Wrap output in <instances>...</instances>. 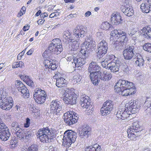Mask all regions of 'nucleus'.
I'll return each instance as SVG.
<instances>
[{
	"mask_svg": "<svg viewBox=\"0 0 151 151\" xmlns=\"http://www.w3.org/2000/svg\"><path fill=\"white\" fill-rule=\"evenodd\" d=\"M100 75L98 76V78L96 79L93 82V83L96 85L99 82L100 80H102L104 81H107L110 80L112 78V75L110 72L104 71L102 73L101 72Z\"/></svg>",
	"mask_w": 151,
	"mask_h": 151,
	"instance_id": "obj_19",
	"label": "nucleus"
},
{
	"mask_svg": "<svg viewBox=\"0 0 151 151\" xmlns=\"http://www.w3.org/2000/svg\"><path fill=\"white\" fill-rule=\"evenodd\" d=\"M52 62H53V60L52 59H46L45 60L44 63L45 64V67L49 68L51 64H52Z\"/></svg>",
	"mask_w": 151,
	"mask_h": 151,
	"instance_id": "obj_46",
	"label": "nucleus"
},
{
	"mask_svg": "<svg viewBox=\"0 0 151 151\" xmlns=\"http://www.w3.org/2000/svg\"><path fill=\"white\" fill-rule=\"evenodd\" d=\"M72 114H70V112H67L64 114L63 116L65 122L67 125H71L77 122L78 117L75 116L74 118Z\"/></svg>",
	"mask_w": 151,
	"mask_h": 151,
	"instance_id": "obj_15",
	"label": "nucleus"
},
{
	"mask_svg": "<svg viewBox=\"0 0 151 151\" xmlns=\"http://www.w3.org/2000/svg\"><path fill=\"white\" fill-rule=\"evenodd\" d=\"M61 74L60 73L55 75L56 77H57L56 78V86L58 88L63 87L66 86L67 84L66 80L60 76Z\"/></svg>",
	"mask_w": 151,
	"mask_h": 151,
	"instance_id": "obj_26",
	"label": "nucleus"
},
{
	"mask_svg": "<svg viewBox=\"0 0 151 151\" xmlns=\"http://www.w3.org/2000/svg\"><path fill=\"white\" fill-rule=\"evenodd\" d=\"M27 151H38V146L32 145L28 147Z\"/></svg>",
	"mask_w": 151,
	"mask_h": 151,
	"instance_id": "obj_47",
	"label": "nucleus"
},
{
	"mask_svg": "<svg viewBox=\"0 0 151 151\" xmlns=\"http://www.w3.org/2000/svg\"><path fill=\"white\" fill-rule=\"evenodd\" d=\"M63 106V104L60 101L57 100H52L50 104V117L56 119L60 114Z\"/></svg>",
	"mask_w": 151,
	"mask_h": 151,
	"instance_id": "obj_4",
	"label": "nucleus"
},
{
	"mask_svg": "<svg viewBox=\"0 0 151 151\" xmlns=\"http://www.w3.org/2000/svg\"><path fill=\"white\" fill-rule=\"evenodd\" d=\"M97 65L96 62H92L91 63L89 64V66L88 67V70L89 73H91L92 72H93V70L95 66Z\"/></svg>",
	"mask_w": 151,
	"mask_h": 151,
	"instance_id": "obj_41",
	"label": "nucleus"
},
{
	"mask_svg": "<svg viewBox=\"0 0 151 151\" xmlns=\"http://www.w3.org/2000/svg\"><path fill=\"white\" fill-rule=\"evenodd\" d=\"M122 119L124 120L129 117V115L132 114H134L133 111H129V110L125 111L124 112H122Z\"/></svg>",
	"mask_w": 151,
	"mask_h": 151,
	"instance_id": "obj_36",
	"label": "nucleus"
},
{
	"mask_svg": "<svg viewBox=\"0 0 151 151\" xmlns=\"http://www.w3.org/2000/svg\"><path fill=\"white\" fill-rule=\"evenodd\" d=\"M140 129L139 125L137 123L134 122L133 125L130 126L127 131L128 138L132 140H135L136 137L139 136L138 133Z\"/></svg>",
	"mask_w": 151,
	"mask_h": 151,
	"instance_id": "obj_6",
	"label": "nucleus"
},
{
	"mask_svg": "<svg viewBox=\"0 0 151 151\" xmlns=\"http://www.w3.org/2000/svg\"><path fill=\"white\" fill-rule=\"evenodd\" d=\"M49 151H56V148L52 146H50L49 147Z\"/></svg>",
	"mask_w": 151,
	"mask_h": 151,
	"instance_id": "obj_64",
	"label": "nucleus"
},
{
	"mask_svg": "<svg viewBox=\"0 0 151 151\" xmlns=\"http://www.w3.org/2000/svg\"><path fill=\"white\" fill-rule=\"evenodd\" d=\"M139 33L140 34L144 35L145 38L151 40V28L150 26H146L144 27Z\"/></svg>",
	"mask_w": 151,
	"mask_h": 151,
	"instance_id": "obj_25",
	"label": "nucleus"
},
{
	"mask_svg": "<svg viewBox=\"0 0 151 151\" xmlns=\"http://www.w3.org/2000/svg\"><path fill=\"white\" fill-rule=\"evenodd\" d=\"M88 96H86L85 95L81 96L80 97V104L81 106L83 108H84L85 107H86L85 105V104H86V105L88 106L87 107V111H92L93 108V106L92 105L93 104L88 101Z\"/></svg>",
	"mask_w": 151,
	"mask_h": 151,
	"instance_id": "obj_20",
	"label": "nucleus"
},
{
	"mask_svg": "<svg viewBox=\"0 0 151 151\" xmlns=\"http://www.w3.org/2000/svg\"><path fill=\"white\" fill-rule=\"evenodd\" d=\"M17 137L19 139H28L31 138L32 133L31 131H24L21 128L15 131V132Z\"/></svg>",
	"mask_w": 151,
	"mask_h": 151,
	"instance_id": "obj_13",
	"label": "nucleus"
},
{
	"mask_svg": "<svg viewBox=\"0 0 151 151\" xmlns=\"http://www.w3.org/2000/svg\"><path fill=\"white\" fill-rule=\"evenodd\" d=\"M92 140H90L88 146H86L85 151H101V146L94 143L92 142Z\"/></svg>",
	"mask_w": 151,
	"mask_h": 151,
	"instance_id": "obj_22",
	"label": "nucleus"
},
{
	"mask_svg": "<svg viewBox=\"0 0 151 151\" xmlns=\"http://www.w3.org/2000/svg\"><path fill=\"white\" fill-rule=\"evenodd\" d=\"M111 26V25L107 22H103L101 26L102 29L106 30L109 29Z\"/></svg>",
	"mask_w": 151,
	"mask_h": 151,
	"instance_id": "obj_45",
	"label": "nucleus"
},
{
	"mask_svg": "<svg viewBox=\"0 0 151 151\" xmlns=\"http://www.w3.org/2000/svg\"><path fill=\"white\" fill-rule=\"evenodd\" d=\"M56 68V65L55 63V61H53V62H52V64H51L49 69H50L52 70H54Z\"/></svg>",
	"mask_w": 151,
	"mask_h": 151,
	"instance_id": "obj_55",
	"label": "nucleus"
},
{
	"mask_svg": "<svg viewBox=\"0 0 151 151\" xmlns=\"http://www.w3.org/2000/svg\"><path fill=\"white\" fill-rule=\"evenodd\" d=\"M20 92L23 94L24 98H28L29 97V91L25 86H24V88H22V90Z\"/></svg>",
	"mask_w": 151,
	"mask_h": 151,
	"instance_id": "obj_38",
	"label": "nucleus"
},
{
	"mask_svg": "<svg viewBox=\"0 0 151 151\" xmlns=\"http://www.w3.org/2000/svg\"><path fill=\"white\" fill-rule=\"evenodd\" d=\"M119 81L116 83L114 86V90L115 92L118 93L119 95L123 96H126L130 94L129 87H125L126 86L119 85L117 86Z\"/></svg>",
	"mask_w": 151,
	"mask_h": 151,
	"instance_id": "obj_16",
	"label": "nucleus"
},
{
	"mask_svg": "<svg viewBox=\"0 0 151 151\" xmlns=\"http://www.w3.org/2000/svg\"><path fill=\"white\" fill-rule=\"evenodd\" d=\"M29 77V76L22 75L20 76V78L22 79L25 82H26V79H27Z\"/></svg>",
	"mask_w": 151,
	"mask_h": 151,
	"instance_id": "obj_62",
	"label": "nucleus"
},
{
	"mask_svg": "<svg viewBox=\"0 0 151 151\" xmlns=\"http://www.w3.org/2000/svg\"><path fill=\"white\" fill-rule=\"evenodd\" d=\"M37 137L43 142H50L56 137V135L53 132H50L48 128L40 129L36 133Z\"/></svg>",
	"mask_w": 151,
	"mask_h": 151,
	"instance_id": "obj_1",
	"label": "nucleus"
},
{
	"mask_svg": "<svg viewBox=\"0 0 151 151\" xmlns=\"http://www.w3.org/2000/svg\"><path fill=\"white\" fill-rule=\"evenodd\" d=\"M11 127L12 130L14 133L15 131L20 128L18 123L16 122H13L11 124Z\"/></svg>",
	"mask_w": 151,
	"mask_h": 151,
	"instance_id": "obj_40",
	"label": "nucleus"
},
{
	"mask_svg": "<svg viewBox=\"0 0 151 151\" xmlns=\"http://www.w3.org/2000/svg\"><path fill=\"white\" fill-rule=\"evenodd\" d=\"M143 47L145 51L151 53V43H145L143 45Z\"/></svg>",
	"mask_w": 151,
	"mask_h": 151,
	"instance_id": "obj_43",
	"label": "nucleus"
},
{
	"mask_svg": "<svg viewBox=\"0 0 151 151\" xmlns=\"http://www.w3.org/2000/svg\"><path fill=\"white\" fill-rule=\"evenodd\" d=\"M78 40V39H76L75 40L74 39H73L70 42V46L69 48L70 50L74 51L78 48L79 44L77 41Z\"/></svg>",
	"mask_w": 151,
	"mask_h": 151,
	"instance_id": "obj_35",
	"label": "nucleus"
},
{
	"mask_svg": "<svg viewBox=\"0 0 151 151\" xmlns=\"http://www.w3.org/2000/svg\"><path fill=\"white\" fill-rule=\"evenodd\" d=\"M121 85L129 87L130 94H134L135 93L136 89L132 83L124 80H120L117 85Z\"/></svg>",
	"mask_w": 151,
	"mask_h": 151,
	"instance_id": "obj_18",
	"label": "nucleus"
},
{
	"mask_svg": "<svg viewBox=\"0 0 151 151\" xmlns=\"http://www.w3.org/2000/svg\"><path fill=\"white\" fill-rule=\"evenodd\" d=\"M107 42L104 40H102L97 45V56L100 58L105 54L107 50L108 47Z\"/></svg>",
	"mask_w": 151,
	"mask_h": 151,
	"instance_id": "obj_10",
	"label": "nucleus"
},
{
	"mask_svg": "<svg viewBox=\"0 0 151 151\" xmlns=\"http://www.w3.org/2000/svg\"><path fill=\"white\" fill-rule=\"evenodd\" d=\"M145 106H146L147 108H150L151 106V102L150 101V98L147 97L146 99V100L145 103Z\"/></svg>",
	"mask_w": 151,
	"mask_h": 151,
	"instance_id": "obj_49",
	"label": "nucleus"
},
{
	"mask_svg": "<svg viewBox=\"0 0 151 151\" xmlns=\"http://www.w3.org/2000/svg\"><path fill=\"white\" fill-rule=\"evenodd\" d=\"M144 113L146 117H149L151 114V108H147L145 111Z\"/></svg>",
	"mask_w": 151,
	"mask_h": 151,
	"instance_id": "obj_50",
	"label": "nucleus"
},
{
	"mask_svg": "<svg viewBox=\"0 0 151 151\" xmlns=\"http://www.w3.org/2000/svg\"><path fill=\"white\" fill-rule=\"evenodd\" d=\"M131 4V1L130 0H125L123 6H130V5Z\"/></svg>",
	"mask_w": 151,
	"mask_h": 151,
	"instance_id": "obj_57",
	"label": "nucleus"
},
{
	"mask_svg": "<svg viewBox=\"0 0 151 151\" xmlns=\"http://www.w3.org/2000/svg\"><path fill=\"white\" fill-rule=\"evenodd\" d=\"M75 56L76 55H74L68 57L67 58V60L68 61H71L72 60L73 61V59H74Z\"/></svg>",
	"mask_w": 151,
	"mask_h": 151,
	"instance_id": "obj_58",
	"label": "nucleus"
},
{
	"mask_svg": "<svg viewBox=\"0 0 151 151\" xmlns=\"http://www.w3.org/2000/svg\"><path fill=\"white\" fill-rule=\"evenodd\" d=\"M24 63L22 61L14 62L12 65L13 68H16L18 67L22 68L24 65Z\"/></svg>",
	"mask_w": 151,
	"mask_h": 151,
	"instance_id": "obj_42",
	"label": "nucleus"
},
{
	"mask_svg": "<svg viewBox=\"0 0 151 151\" xmlns=\"http://www.w3.org/2000/svg\"><path fill=\"white\" fill-rule=\"evenodd\" d=\"M134 60L135 61L136 65L141 67L144 64V60L142 57L139 53H136L134 56Z\"/></svg>",
	"mask_w": 151,
	"mask_h": 151,
	"instance_id": "obj_32",
	"label": "nucleus"
},
{
	"mask_svg": "<svg viewBox=\"0 0 151 151\" xmlns=\"http://www.w3.org/2000/svg\"><path fill=\"white\" fill-rule=\"evenodd\" d=\"M73 62L76 67H78L83 66L85 63L86 61L84 58H81L80 55L76 56V55L73 59Z\"/></svg>",
	"mask_w": 151,
	"mask_h": 151,
	"instance_id": "obj_28",
	"label": "nucleus"
},
{
	"mask_svg": "<svg viewBox=\"0 0 151 151\" xmlns=\"http://www.w3.org/2000/svg\"><path fill=\"white\" fill-rule=\"evenodd\" d=\"M59 14L60 13L58 12L52 13L50 15L49 17L50 18L56 17L59 15Z\"/></svg>",
	"mask_w": 151,
	"mask_h": 151,
	"instance_id": "obj_54",
	"label": "nucleus"
},
{
	"mask_svg": "<svg viewBox=\"0 0 151 151\" xmlns=\"http://www.w3.org/2000/svg\"><path fill=\"white\" fill-rule=\"evenodd\" d=\"M136 32L134 31H132L131 32H128V35L131 37L135 36Z\"/></svg>",
	"mask_w": 151,
	"mask_h": 151,
	"instance_id": "obj_60",
	"label": "nucleus"
},
{
	"mask_svg": "<svg viewBox=\"0 0 151 151\" xmlns=\"http://www.w3.org/2000/svg\"><path fill=\"white\" fill-rule=\"evenodd\" d=\"M45 21V20L44 19H40L37 21V22L38 24L41 25L44 23Z\"/></svg>",
	"mask_w": 151,
	"mask_h": 151,
	"instance_id": "obj_61",
	"label": "nucleus"
},
{
	"mask_svg": "<svg viewBox=\"0 0 151 151\" xmlns=\"http://www.w3.org/2000/svg\"><path fill=\"white\" fill-rule=\"evenodd\" d=\"M63 100L65 104L73 105L76 103V95L70 90H65L64 94Z\"/></svg>",
	"mask_w": 151,
	"mask_h": 151,
	"instance_id": "obj_8",
	"label": "nucleus"
},
{
	"mask_svg": "<svg viewBox=\"0 0 151 151\" xmlns=\"http://www.w3.org/2000/svg\"><path fill=\"white\" fill-rule=\"evenodd\" d=\"M69 112H70V114H72V116L74 117L75 118V116H76L77 117H78V115L76 113H75V112L70 111H68Z\"/></svg>",
	"mask_w": 151,
	"mask_h": 151,
	"instance_id": "obj_63",
	"label": "nucleus"
},
{
	"mask_svg": "<svg viewBox=\"0 0 151 151\" xmlns=\"http://www.w3.org/2000/svg\"><path fill=\"white\" fill-rule=\"evenodd\" d=\"M147 0V2L142 3L140 7L142 12L146 13H148L151 11V0Z\"/></svg>",
	"mask_w": 151,
	"mask_h": 151,
	"instance_id": "obj_29",
	"label": "nucleus"
},
{
	"mask_svg": "<svg viewBox=\"0 0 151 151\" xmlns=\"http://www.w3.org/2000/svg\"><path fill=\"white\" fill-rule=\"evenodd\" d=\"M113 105L111 100L107 101L104 103L103 107L101 110V112L102 116L110 114L111 111L112 110Z\"/></svg>",
	"mask_w": 151,
	"mask_h": 151,
	"instance_id": "obj_14",
	"label": "nucleus"
},
{
	"mask_svg": "<svg viewBox=\"0 0 151 151\" xmlns=\"http://www.w3.org/2000/svg\"><path fill=\"white\" fill-rule=\"evenodd\" d=\"M111 59L109 55L107 56L106 58L101 62V65L107 69H110L112 72H118L120 66L119 61L114 60L110 61Z\"/></svg>",
	"mask_w": 151,
	"mask_h": 151,
	"instance_id": "obj_2",
	"label": "nucleus"
},
{
	"mask_svg": "<svg viewBox=\"0 0 151 151\" xmlns=\"http://www.w3.org/2000/svg\"><path fill=\"white\" fill-rule=\"evenodd\" d=\"M86 30L85 27L81 26H77L73 30V36L76 38L83 37L86 34Z\"/></svg>",
	"mask_w": 151,
	"mask_h": 151,
	"instance_id": "obj_17",
	"label": "nucleus"
},
{
	"mask_svg": "<svg viewBox=\"0 0 151 151\" xmlns=\"http://www.w3.org/2000/svg\"><path fill=\"white\" fill-rule=\"evenodd\" d=\"M110 35L111 36L114 37L115 38L119 39L120 41L119 45L116 47V49L122 50L124 48L128 40L125 32L120 30H114L111 32Z\"/></svg>",
	"mask_w": 151,
	"mask_h": 151,
	"instance_id": "obj_3",
	"label": "nucleus"
},
{
	"mask_svg": "<svg viewBox=\"0 0 151 151\" xmlns=\"http://www.w3.org/2000/svg\"><path fill=\"white\" fill-rule=\"evenodd\" d=\"M111 23L114 25L118 24L122 22V16L119 13H114L111 15Z\"/></svg>",
	"mask_w": 151,
	"mask_h": 151,
	"instance_id": "obj_23",
	"label": "nucleus"
},
{
	"mask_svg": "<svg viewBox=\"0 0 151 151\" xmlns=\"http://www.w3.org/2000/svg\"><path fill=\"white\" fill-rule=\"evenodd\" d=\"M124 64H123L122 65V69L123 71L127 72L129 69L128 66L126 65V63H124Z\"/></svg>",
	"mask_w": 151,
	"mask_h": 151,
	"instance_id": "obj_53",
	"label": "nucleus"
},
{
	"mask_svg": "<svg viewBox=\"0 0 151 151\" xmlns=\"http://www.w3.org/2000/svg\"><path fill=\"white\" fill-rule=\"evenodd\" d=\"M30 119L28 118L26 119V123L24 124V127H25L27 128L29 127L30 124Z\"/></svg>",
	"mask_w": 151,
	"mask_h": 151,
	"instance_id": "obj_56",
	"label": "nucleus"
},
{
	"mask_svg": "<svg viewBox=\"0 0 151 151\" xmlns=\"http://www.w3.org/2000/svg\"><path fill=\"white\" fill-rule=\"evenodd\" d=\"M88 38V37L86 39V41L83 45L85 46V49H86V47L88 49H93L95 46V42Z\"/></svg>",
	"mask_w": 151,
	"mask_h": 151,
	"instance_id": "obj_33",
	"label": "nucleus"
},
{
	"mask_svg": "<svg viewBox=\"0 0 151 151\" xmlns=\"http://www.w3.org/2000/svg\"><path fill=\"white\" fill-rule=\"evenodd\" d=\"M0 107L3 110H9L12 107L13 104L12 101V98L11 97L5 98L0 97Z\"/></svg>",
	"mask_w": 151,
	"mask_h": 151,
	"instance_id": "obj_9",
	"label": "nucleus"
},
{
	"mask_svg": "<svg viewBox=\"0 0 151 151\" xmlns=\"http://www.w3.org/2000/svg\"><path fill=\"white\" fill-rule=\"evenodd\" d=\"M34 98L36 103L39 104L43 103L45 101L47 94L45 91L39 88H37L35 90Z\"/></svg>",
	"mask_w": 151,
	"mask_h": 151,
	"instance_id": "obj_7",
	"label": "nucleus"
},
{
	"mask_svg": "<svg viewBox=\"0 0 151 151\" xmlns=\"http://www.w3.org/2000/svg\"><path fill=\"white\" fill-rule=\"evenodd\" d=\"M25 80L26 82H25L27 85L32 87L34 86V82H33V81L29 78V77Z\"/></svg>",
	"mask_w": 151,
	"mask_h": 151,
	"instance_id": "obj_48",
	"label": "nucleus"
},
{
	"mask_svg": "<svg viewBox=\"0 0 151 151\" xmlns=\"http://www.w3.org/2000/svg\"><path fill=\"white\" fill-rule=\"evenodd\" d=\"M76 134V132L72 130L65 131L63 137V145L66 147L70 146L71 144L75 141Z\"/></svg>",
	"mask_w": 151,
	"mask_h": 151,
	"instance_id": "obj_5",
	"label": "nucleus"
},
{
	"mask_svg": "<svg viewBox=\"0 0 151 151\" xmlns=\"http://www.w3.org/2000/svg\"><path fill=\"white\" fill-rule=\"evenodd\" d=\"M70 33L69 31H64L63 34L62 39L63 42L66 43H69L71 40L73 39L70 36Z\"/></svg>",
	"mask_w": 151,
	"mask_h": 151,
	"instance_id": "obj_34",
	"label": "nucleus"
},
{
	"mask_svg": "<svg viewBox=\"0 0 151 151\" xmlns=\"http://www.w3.org/2000/svg\"><path fill=\"white\" fill-rule=\"evenodd\" d=\"M91 128L87 125H84L82 129L79 133V135L81 138H87L91 134Z\"/></svg>",
	"mask_w": 151,
	"mask_h": 151,
	"instance_id": "obj_21",
	"label": "nucleus"
},
{
	"mask_svg": "<svg viewBox=\"0 0 151 151\" xmlns=\"http://www.w3.org/2000/svg\"><path fill=\"white\" fill-rule=\"evenodd\" d=\"M15 85L16 87L19 91L22 90V88H24V86H25L22 82L19 81H16Z\"/></svg>",
	"mask_w": 151,
	"mask_h": 151,
	"instance_id": "obj_39",
	"label": "nucleus"
},
{
	"mask_svg": "<svg viewBox=\"0 0 151 151\" xmlns=\"http://www.w3.org/2000/svg\"><path fill=\"white\" fill-rule=\"evenodd\" d=\"M50 44L58 46L60 45H62L60 43V40L58 38L52 40Z\"/></svg>",
	"mask_w": 151,
	"mask_h": 151,
	"instance_id": "obj_44",
	"label": "nucleus"
},
{
	"mask_svg": "<svg viewBox=\"0 0 151 151\" xmlns=\"http://www.w3.org/2000/svg\"><path fill=\"white\" fill-rule=\"evenodd\" d=\"M122 112L121 111L117 112L116 114V117L121 119H122Z\"/></svg>",
	"mask_w": 151,
	"mask_h": 151,
	"instance_id": "obj_59",
	"label": "nucleus"
},
{
	"mask_svg": "<svg viewBox=\"0 0 151 151\" xmlns=\"http://www.w3.org/2000/svg\"><path fill=\"white\" fill-rule=\"evenodd\" d=\"M62 45H59V46H55L54 45L50 44L48 47V49L46 50L43 53L44 55L56 54H58L61 53L63 51Z\"/></svg>",
	"mask_w": 151,
	"mask_h": 151,
	"instance_id": "obj_11",
	"label": "nucleus"
},
{
	"mask_svg": "<svg viewBox=\"0 0 151 151\" xmlns=\"http://www.w3.org/2000/svg\"><path fill=\"white\" fill-rule=\"evenodd\" d=\"M136 48L133 46H129L124 49L123 52V55L126 60H130L135 55Z\"/></svg>",
	"mask_w": 151,
	"mask_h": 151,
	"instance_id": "obj_12",
	"label": "nucleus"
},
{
	"mask_svg": "<svg viewBox=\"0 0 151 151\" xmlns=\"http://www.w3.org/2000/svg\"><path fill=\"white\" fill-rule=\"evenodd\" d=\"M82 78V77L78 74L76 75L73 76V79L76 82H79L81 81Z\"/></svg>",
	"mask_w": 151,
	"mask_h": 151,
	"instance_id": "obj_51",
	"label": "nucleus"
},
{
	"mask_svg": "<svg viewBox=\"0 0 151 151\" xmlns=\"http://www.w3.org/2000/svg\"><path fill=\"white\" fill-rule=\"evenodd\" d=\"M89 50H88V49L87 47L86 48V49H85V46L82 45L80 51L81 53H82L83 55L86 57H87L89 55Z\"/></svg>",
	"mask_w": 151,
	"mask_h": 151,
	"instance_id": "obj_37",
	"label": "nucleus"
},
{
	"mask_svg": "<svg viewBox=\"0 0 151 151\" xmlns=\"http://www.w3.org/2000/svg\"><path fill=\"white\" fill-rule=\"evenodd\" d=\"M10 136V133L8 128H5V129L2 131H0V138L3 141H6L8 139Z\"/></svg>",
	"mask_w": 151,
	"mask_h": 151,
	"instance_id": "obj_31",
	"label": "nucleus"
},
{
	"mask_svg": "<svg viewBox=\"0 0 151 151\" xmlns=\"http://www.w3.org/2000/svg\"><path fill=\"white\" fill-rule=\"evenodd\" d=\"M5 128H8L5 124L2 121L0 123V131H2L5 129Z\"/></svg>",
	"mask_w": 151,
	"mask_h": 151,
	"instance_id": "obj_52",
	"label": "nucleus"
},
{
	"mask_svg": "<svg viewBox=\"0 0 151 151\" xmlns=\"http://www.w3.org/2000/svg\"><path fill=\"white\" fill-rule=\"evenodd\" d=\"M101 69V68L97 65L94 68L93 72L90 73L89 75L90 78L93 82L96 80V79L98 78V76L100 75Z\"/></svg>",
	"mask_w": 151,
	"mask_h": 151,
	"instance_id": "obj_24",
	"label": "nucleus"
},
{
	"mask_svg": "<svg viewBox=\"0 0 151 151\" xmlns=\"http://www.w3.org/2000/svg\"><path fill=\"white\" fill-rule=\"evenodd\" d=\"M137 101L131 100L129 102V107L127 108L128 110L129 111H133V112H134V114L137 113L138 110L137 109L139 106L137 104Z\"/></svg>",
	"mask_w": 151,
	"mask_h": 151,
	"instance_id": "obj_30",
	"label": "nucleus"
},
{
	"mask_svg": "<svg viewBox=\"0 0 151 151\" xmlns=\"http://www.w3.org/2000/svg\"><path fill=\"white\" fill-rule=\"evenodd\" d=\"M121 11L126 15L130 17L133 15L134 11L132 6H122L121 7Z\"/></svg>",
	"mask_w": 151,
	"mask_h": 151,
	"instance_id": "obj_27",
	"label": "nucleus"
}]
</instances>
